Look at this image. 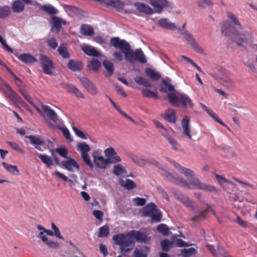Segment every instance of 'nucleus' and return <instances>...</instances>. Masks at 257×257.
<instances>
[{
	"label": "nucleus",
	"mask_w": 257,
	"mask_h": 257,
	"mask_svg": "<svg viewBox=\"0 0 257 257\" xmlns=\"http://www.w3.org/2000/svg\"><path fill=\"white\" fill-rule=\"evenodd\" d=\"M110 44L111 46L119 48L124 53L125 59L130 63H134L138 61L142 63L147 62L146 57L141 48L134 51L128 43L124 40H121L118 37H113L110 40Z\"/></svg>",
	"instance_id": "obj_1"
},
{
	"label": "nucleus",
	"mask_w": 257,
	"mask_h": 257,
	"mask_svg": "<svg viewBox=\"0 0 257 257\" xmlns=\"http://www.w3.org/2000/svg\"><path fill=\"white\" fill-rule=\"evenodd\" d=\"M221 32L225 36H232L237 45L243 46L244 44L248 43L252 40V32L244 31L240 33L237 29L227 21H222L220 23Z\"/></svg>",
	"instance_id": "obj_2"
},
{
	"label": "nucleus",
	"mask_w": 257,
	"mask_h": 257,
	"mask_svg": "<svg viewBox=\"0 0 257 257\" xmlns=\"http://www.w3.org/2000/svg\"><path fill=\"white\" fill-rule=\"evenodd\" d=\"M126 237L127 233L117 234L112 237L114 244L119 245L120 252L122 255L130 252L135 247V240L130 238L126 239Z\"/></svg>",
	"instance_id": "obj_3"
},
{
	"label": "nucleus",
	"mask_w": 257,
	"mask_h": 257,
	"mask_svg": "<svg viewBox=\"0 0 257 257\" xmlns=\"http://www.w3.org/2000/svg\"><path fill=\"white\" fill-rule=\"evenodd\" d=\"M142 217H151V222H160L161 221L162 214L160 210L158 209L156 205L153 202L148 204L140 212Z\"/></svg>",
	"instance_id": "obj_4"
},
{
	"label": "nucleus",
	"mask_w": 257,
	"mask_h": 257,
	"mask_svg": "<svg viewBox=\"0 0 257 257\" xmlns=\"http://www.w3.org/2000/svg\"><path fill=\"white\" fill-rule=\"evenodd\" d=\"M160 91L161 92L167 93L168 97L169 98V102L173 106H177L178 105V97L176 95V90H175L173 85L170 83L163 80L160 86Z\"/></svg>",
	"instance_id": "obj_5"
},
{
	"label": "nucleus",
	"mask_w": 257,
	"mask_h": 257,
	"mask_svg": "<svg viewBox=\"0 0 257 257\" xmlns=\"http://www.w3.org/2000/svg\"><path fill=\"white\" fill-rule=\"evenodd\" d=\"M209 75L214 79L220 81L221 83L227 88H231L234 86L233 81L230 79L228 73L224 69L221 68L218 73H212Z\"/></svg>",
	"instance_id": "obj_6"
},
{
	"label": "nucleus",
	"mask_w": 257,
	"mask_h": 257,
	"mask_svg": "<svg viewBox=\"0 0 257 257\" xmlns=\"http://www.w3.org/2000/svg\"><path fill=\"white\" fill-rule=\"evenodd\" d=\"M188 184L190 188L185 187L188 189H191V186H193L195 189L206 191L208 192H216V189L213 186L203 183L198 178L193 177L189 180Z\"/></svg>",
	"instance_id": "obj_7"
},
{
	"label": "nucleus",
	"mask_w": 257,
	"mask_h": 257,
	"mask_svg": "<svg viewBox=\"0 0 257 257\" xmlns=\"http://www.w3.org/2000/svg\"><path fill=\"white\" fill-rule=\"evenodd\" d=\"M127 236L130 238V239L135 240V242L137 241L139 243H148L151 240V237L149 236V234L145 232L136 230H133L127 232Z\"/></svg>",
	"instance_id": "obj_8"
},
{
	"label": "nucleus",
	"mask_w": 257,
	"mask_h": 257,
	"mask_svg": "<svg viewBox=\"0 0 257 257\" xmlns=\"http://www.w3.org/2000/svg\"><path fill=\"white\" fill-rule=\"evenodd\" d=\"M39 61L43 72L45 74L53 75L52 70L54 68L53 61L48 56L42 54L40 56Z\"/></svg>",
	"instance_id": "obj_9"
},
{
	"label": "nucleus",
	"mask_w": 257,
	"mask_h": 257,
	"mask_svg": "<svg viewBox=\"0 0 257 257\" xmlns=\"http://www.w3.org/2000/svg\"><path fill=\"white\" fill-rule=\"evenodd\" d=\"M164 178L170 182L175 183L183 187L190 188L188 182L185 179L178 177L177 175H173L168 171H164L162 173Z\"/></svg>",
	"instance_id": "obj_10"
},
{
	"label": "nucleus",
	"mask_w": 257,
	"mask_h": 257,
	"mask_svg": "<svg viewBox=\"0 0 257 257\" xmlns=\"http://www.w3.org/2000/svg\"><path fill=\"white\" fill-rule=\"evenodd\" d=\"M185 40L187 42L188 44L190 45L191 48L198 53L204 54V51L199 45L195 39L193 37L191 34L188 32H185L183 34Z\"/></svg>",
	"instance_id": "obj_11"
},
{
	"label": "nucleus",
	"mask_w": 257,
	"mask_h": 257,
	"mask_svg": "<svg viewBox=\"0 0 257 257\" xmlns=\"http://www.w3.org/2000/svg\"><path fill=\"white\" fill-rule=\"evenodd\" d=\"M95 165L101 169H105L106 165L110 164L109 160L100 156L98 151H94L92 155Z\"/></svg>",
	"instance_id": "obj_12"
},
{
	"label": "nucleus",
	"mask_w": 257,
	"mask_h": 257,
	"mask_svg": "<svg viewBox=\"0 0 257 257\" xmlns=\"http://www.w3.org/2000/svg\"><path fill=\"white\" fill-rule=\"evenodd\" d=\"M27 137L29 139L30 143L35 149L40 151H43L44 150L45 148L43 147V146L45 142L42 137L38 135H30L27 136Z\"/></svg>",
	"instance_id": "obj_13"
},
{
	"label": "nucleus",
	"mask_w": 257,
	"mask_h": 257,
	"mask_svg": "<svg viewBox=\"0 0 257 257\" xmlns=\"http://www.w3.org/2000/svg\"><path fill=\"white\" fill-rule=\"evenodd\" d=\"M104 153L105 157L109 160L110 164H116L121 161V159L113 147H110L105 149Z\"/></svg>",
	"instance_id": "obj_14"
},
{
	"label": "nucleus",
	"mask_w": 257,
	"mask_h": 257,
	"mask_svg": "<svg viewBox=\"0 0 257 257\" xmlns=\"http://www.w3.org/2000/svg\"><path fill=\"white\" fill-rule=\"evenodd\" d=\"M32 4L31 0H15L12 3V9L14 13H20L25 10V5H31Z\"/></svg>",
	"instance_id": "obj_15"
},
{
	"label": "nucleus",
	"mask_w": 257,
	"mask_h": 257,
	"mask_svg": "<svg viewBox=\"0 0 257 257\" xmlns=\"http://www.w3.org/2000/svg\"><path fill=\"white\" fill-rule=\"evenodd\" d=\"M87 91L92 95H96L98 93L96 86L86 77H81L79 79Z\"/></svg>",
	"instance_id": "obj_16"
},
{
	"label": "nucleus",
	"mask_w": 257,
	"mask_h": 257,
	"mask_svg": "<svg viewBox=\"0 0 257 257\" xmlns=\"http://www.w3.org/2000/svg\"><path fill=\"white\" fill-rule=\"evenodd\" d=\"M206 246L214 257H232L226 252L223 248L219 245L217 246V251L215 250L214 246L212 245L208 244Z\"/></svg>",
	"instance_id": "obj_17"
},
{
	"label": "nucleus",
	"mask_w": 257,
	"mask_h": 257,
	"mask_svg": "<svg viewBox=\"0 0 257 257\" xmlns=\"http://www.w3.org/2000/svg\"><path fill=\"white\" fill-rule=\"evenodd\" d=\"M170 162L173 164L174 167L177 169L179 171L184 174L188 180L194 176V172L192 170L184 167L174 161H170Z\"/></svg>",
	"instance_id": "obj_18"
},
{
	"label": "nucleus",
	"mask_w": 257,
	"mask_h": 257,
	"mask_svg": "<svg viewBox=\"0 0 257 257\" xmlns=\"http://www.w3.org/2000/svg\"><path fill=\"white\" fill-rule=\"evenodd\" d=\"M150 4L154 7L156 11L161 13L164 8L169 6V3L166 0H150Z\"/></svg>",
	"instance_id": "obj_19"
},
{
	"label": "nucleus",
	"mask_w": 257,
	"mask_h": 257,
	"mask_svg": "<svg viewBox=\"0 0 257 257\" xmlns=\"http://www.w3.org/2000/svg\"><path fill=\"white\" fill-rule=\"evenodd\" d=\"M7 87L9 91L6 95L13 103H20L22 105L26 104L21 97L10 86H8Z\"/></svg>",
	"instance_id": "obj_20"
},
{
	"label": "nucleus",
	"mask_w": 257,
	"mask_h": 257,
	"mask_svg": "<svg viewBox=\"0 0 257 257\" xmlns=\"http://www.w3.org/2000/svg\"><path fill=\"white\" fill-rule=\"evenodd\" d=\"M207 207L203 211H201L199 214L191 218V220L193 222H199L203 221L206 217L207 214L211 211L214 214L215 211L211 209L210 205L206 204Z\"/></svg>",
	"instance_id": "obj_21"
},
{
	"label": "nucleus",
	"mask_w": 257,
	"mask_h": 257,
	"mask_svg": "<svg viewBox=\"0 0 257 257\" xmlns=\"http://www.w3.org/2000/svg\"><path fill=\"white\" fill-rule=\"evenodd\" d=\"M14 54L20 61L25 64H29L38 62L37 59L32 56L29 53H24L21 55H19L18 53H14Z\"/></svg>",
	"instance_id": "obj_22"
},
{
	"label": "nucleus",
	"mask_w": 257,
	"mask_h": 257,
	"mask_svg": "<svg viewBox=\"0 0 257 257\" xmlns=\"http://www.w3.org/2000/svg\"><path fill=\"white\" fill-rule=\"evenodd\" d=\"M134 5L136 9L141 13L150 15H152L154 13L153 9L146 4L136 2L134 3Z\"/></svg>",
	"instance_id": "obj_23"
},
{
	"label": "nucleus",
	"mask_w": 257,
	"mask_h": 257,
	"mask_svg": "<svg viewBox=\"0 0 257 257\" xmlns=\"http://www.w3.org/2000/svg\"><path fill=\"white\" fill-rule=\"evenodd\" d=\"M38 237L41 238L42 241L46 244L48 247L51 248H58L59 247V243L48 239L46 235H44L43 232H40L38 234Z\"/></svg>",
	"instance_id": "obj_24"
},
{
	"label": "nucleus",
	"mask_w": 257,
	"mask_h": 257,
	"mask_svg": "<svg viewBox=\"0 0 257 257\" xmlns=\"http://www.w3.org/2000/svg\"><path fill=\"white\" fill-rule=\"evenodd\" d=\"M190 117L188 116H185L181 121V125L183 130V134L189 139H192V136L190 134V128L189 126Z\"/></svg>",
	"instance_id": "obj_25"
},
{
	"label": "nucleus",
	"mask_w": 257,
	"mask_h": 257,
	"mask_svg": "<svg viewBox=\"0 0 257 257\" xmlns=\"http://www.w3.org/2000/svg\"><path fill=\"white\" fill-rule=\"evenodd\" d=\"M177 198L187 208H189L192 210L194 209V201L190 200L186 195L182 194H179L177 196Z\"/></svg>",
	"instance_id": "obj_26"
},
{
	"label": "nucleus",
	"mask_w": 257,
	"mask_h": 257,
	"mask_svg": "<svg viewBox=\"0 0 257 257\" xmlns=\"http://www.w3.org/2000/svg\"><path fill=\"white\" fill-rule=\"evenodd\" d=\"M69 69L73 71H79L83 68V63L81 61L77 60H70L67 64Z\"/></svg>",
	"instance_id": "obj_27"
},
{
	"label": "nucleus",
	"mask_w": 257,
	"mask_h": 257,
	"mask_svg": "<svg viewBox=\"0 0 257 257\" xmlns=\"http://www.w3.org/2000/svg\"><path fill=\"white\" fill-rule=\"evenodd\" d=\"M67 161H63L62 162L63 166L68 171H73V167H75L77 170H79L80 168L77 162L73 158H68Z\"/></svg>",
	"instance_id": "obj_28"
},
{
	"label": "nucleus",
	"mask_w": 257,
	"mask_h": 257,
	"mask_svg": "<svg viewBox=\"0 0 257 257\" xmlns=\"http://www.w3.org/2000/svg\"><path fill=\"white\" fill-rule=\"evenodd\" d=\"M82 50L84 53L88 56L99 57L100 53L94 47L84 44L81 48Z\"/></svg>",
	"instance_id": "obj_29"
},
{
	"label": "nucleus",
	"mask_w": 257,
	"mask_h": 257,
	"mask_svg": "<svg viewBox=\"0 0 257 257\" xmlns=\"http://www.w3.org/2000/svg\"><path fill=\"white\" fill-rule=\"evenodd\" d=\"M181 104L184 107H193V103L191 99L187 94L182 95L180 98H178V106Z\"/></svg>",
	"instance_id": "obj_30"
},
{
	"label": "nucleus",
	"mask_w": 257,
	"mask_h": 257,
	"mask_svg": "<svg viewBox=\"0 0 257 257\" xmlns=\"http://www.w3.org/2000/svg\"><path fill=\"white\" fill-rule=\"evenodd\" d=\"M43 109L49 119L52 120L54 122H56L58 120V116L55 111L52 109L47 105H44Z\"/></svg>",
	"instance_id": "obj_31"
},
{
	"label": "nucleus",
	"mask_w": 257,
	"mask_h": 257,
	"mask_svg": "<svg viewBox=\"0 0 257 257\" xmlns=\"http://www.w3.org/2000/svg\"><path fill=\"white\" fill-rule=\"evenodd\" d=\"M119 183L122 187L128 190H132L137 186L135 182L129 179H126L125 180L119 179Z\"/></svg>",
	"instance_id": "obj_32"
},
{
	"label": "nucleus",
	"mask_w": 257,
	"mask_h": 257,
	"mask_svg": "<svg viewBox=\"0 0 257 257\" xmlns=\"http://www.w3.org/2000/svg\"><path fill=\"white\" fill-rule=\"evenodd\" d=\"M226 15L228 19L234 26H236L238 29L242 30V25L234 14L231 12H227Z\"/></svg>",
	"instance_id": "obj_33"
},
{
	"label": "nucleus",
	"mask_w": 257,
	"mask_h": 257,
	"mask_svg": "<svg viewBox=\"0 0 257 257\" xmlns=\"http://www.w3.org/2000/svg\"><path fill=\"white\" fill-rule=\"evenodd\" d=\"M64 88L68 92L75 94L77 97L82 98H84V95L79 91L76 87L72 84H64Z\"/></svg>",
	"instance_id": "obj_34"
},
{
	"label": "nucleus",
	"mask_w": 257,
	"mask_h": 257,
	"mask_svg": "<svg viewBox=\"0 0 257 257\" xmlns=\"http://www.w3.org/2000/svg\"><path fill=\"white\" fill-rule=\"evenodd\" d=\"M103 3L107 7H112L117 9H122L123 7V3L120 0H104Z\"/></svg>",
	"instance_id": "obj_35"
},
{
	"label": "nucleus",
	"mask_w": 257,
	"mask_h": 257,
	"mask_svg": "<svg viewBox=\"0 0 257 257\" xmlns=\"http://www.w3.org/2000/svg\"><path fill=\"white\" fill-rule=\"evenodd\" d=\"M52 22L53 27L56 29L57 32L60 30L62 25H65L66 22L62 19L56 16H53L52 18Z\"/></svg>",
	"instance_id": "obj_36"
},
{
	"label": "nucleus",
	"mask_w": 257,
	"mask_h": 257,
	"mask_svg": "<svg viewBox=\"0 0 257 257\" xmlns=\"http://www.w3.org/2000/svg\"><path fill=\"white\" fill-rule=\"evenodd\" d=\"M159 24L161 27L169 30H175L177 29L175 24L171 23L167 19H160Z\"/></svg>",
	"instance_id": "obj_37"
},
{
	"label": "nucleus",
	"mask_w": 257,
	"mask_h": 257,
	"mask_svg": "<svg viewBox=\"0 0 257 257\" xmlns=\"http://www.w3.org/2000/svg\"><path fill=\"white\" fill-rule=\"evenodd\" d=\"M81 31L85 36H92L94 34L93 28L88 24H83L81 27Z\"/></svg>",
	"instance_id": "obj_38"
},
{
	"label": "nucleus",
	"mask_w": 257,
	"mask_h": 257,
	"mask_svg": "<svg viewBox=\"0 0 257 257\" xmlns=\"http://www.w3.org/2000/svg\"><path fill=\"white\" fill-rule=\"evenodd\" d=\"M11 14V9L9 6H0V19L8 17Z\"/></svg>",
	"instance_id": "obj_39"
},
{
	"label": "nucleus",
	"mask_w": 257,
	"mask_h": 257,
	"mask_svg": "<svg viewBox=\"0 0 257 257\" xmlns=\"http://www.w3.org/2000/svg\"><path fill=\"white\" fill-rule=\"evenodd\" d=\"M135 82L141 85H143L146 87H151L152 84L150 81L143 77L137 76L135 78Z\"/></svg>",
	"instance_id": "obj_40"
},
{
	"label": "nucleus",
	"mask_w": 257,
	"mask_h": 257,
	"mask_svg": "<svg viewBox=\"0 0 257 257\" xmlns=\"http://www.w3.org/2000/svg\"><path fill=\"white\" fill-rule=\"evenodd\" d=\"M144 249L145 252H144L143 250L141 251L138 248H136L133 252V257H148L150 248L148 246H145Z\"/></svg>",
	"instance_id": "obj_41"
},
{
	"label": "nucleus",
	"mask_w": 257,
	"mask_h": 257,
	"mask_svg": "<svg viewBox=\"0 0 257 257\" xmlns=\"http://www.w3.org/2000/svg\"><path fill=\"white\" fill-rule=\"evenodd\" d=\"M169 112L164 114V119L169 122L175 123L176 121V112L174 110L169 109Z\"/></svg>",
	"instance_id": "obj_42"
},
{
	"label": "nucleus",
	"mask_w": 257,
	"mask_h": 257,
	"mask_svg": "<svg viewBox=\"0 0 257 257\" xmlns=\"http://www.w3.org/2000/svg\"><path fill=\"white\" fill-rule=\"evenodd\" d=\"M2 165L4 167V168L9 173L12 174H19V171L17 168L16 166H13L12 165H9L7 164L6 162H3L2 163Z\"/></svg>",
	"instance_id": "obj_43"
},
{
	"label": "nucleus",
	"mask_w": 257,
	"mask_h": 257,
	"mask_svg": "<svg viewBox=\"0 0 257 257\" xmlns=\"http://www.w3.org/2000/svg\"><path fill=\"white\" fill-rule=\"evenodd\" d=\"M88 68L89 70L97 71L101 66V63L99 60L93 59L88 64Z\"/></svg>",
	"instance_id": "obj_44"
},
{
	"label": "nucleus",
	"mask_w": 257,
	"mask_h": 257,
	"mask_svg": "<svg viewBox=\"0 0 257 257\" xmlns=\"http://www.w3.org/2000/svg\"><path fill=\"white\" fill-rule=\"evenodd\" d=\"M58 51L59 54L64 58L68 59L70 58V54L67 50L66 47L63 44H61L58 49Z\"/></svg>",
	"instance_id": "obj_45"
},
{
	"label": "nucleus",
	"mask_w": 257,
	"mask_h": 257,
	"mask_svg": "<svg viewBox=\"0 0 257 257\" xmlns=\"http://www.w3.org/2000/svg\"><path fill=\"white\" fill-rule=\"evenodd\" d=\"M113 173L117 176L126 174V170L124 167L120 164L114 166Z\"/></svg>",
	"instance_id": "obj_46"
},
{
	"label": "nucleus",
	"mask_w": 257,
	"mask_h": 257,
	"mask_svg": "<svg viewBox=\"0 0 257 257\" xmlns=\"http://www.w3.org/2000/svg\"><path fill=\"white\" fill-rule=\"evenodd\" d=\"M41 10L50 15L57 14L58 13V10L50 4L42 6Z\"/></svg>",
	"instance_id": "obj_47"
},
{
	"label": "nucleus",
	"mask_w": 257,
	"mask_h": 257,
	"mask_svg": "<svg viewBox=\"0 0 257 257\" xmlns=\"http://www.w3.org/2000/svg\"><path fill=\"white\" fill-rule=\"evenodd\" d=\"M145 72L146 75L154 81H157L161 77V75L159 73L150 68L147 69Z\"/></svg>",
	"instance_id": "obj_48"
},
{
	"label": "nucleus",
	"mask_w": 257,
	"mask_h": 257,
	"mask_svg": "<svg viewBox=\"0 0 257 257\" xmlns=\"http://www.w3.org/2000/svg\"><path fill=\"white\" fill-rule=\"evenodd\" d=\"M109 234V228L107 225H103L99 228L98 233V237H106Z\"/></svg>",
	"instance_id": "obj_49"
},
{
	"label": "nucleus",
	"mask_w": 257,
	"mask_h": 257,
	"mask_svg": "<svg viewBox=\"0 0 257 257\" xmlns=\"http://www.w3.org/2000/svg\"><path fill=\"white\" fill-rule=\"evenodd\" d=\"M103 65L108 72L109 75H111L114 72L113 64L109 60H104L103 61Z\"/></svg>",
	"instance_id": "obj_50"
},
{
	"label": "nucleus",
	"mask_w": 257,
	"mask_h": 257,
	"mask_svg": "<svg viewBox=\"0 0 257 257\" xmlns=\"http://www.w3.org/2000/svg\"><path fill=\"white\" fill-rule=\"evenodd\" d=\"M77 149L81 152V154H87L90 151L89 146L85 142H82L77 145Z\"/></svg>",
	"instance_id": "obj_51"
},
{
	"label": "nucleus",
	"mask_w": 257,
	"mask_h": 257,
	"mask_svg": "<svg viewBox=\"0 0 257 257\" xmlns=\"http://www.w3.org/2000/svg\"><path fill=\"white\" fill-rule=\"evenodd\" d=\"M39 158L41 161L45 164L47 167H50L53 165L52 160L51 157L46 155L39 154Z\"/></svg>",
	"instance_id": "obj_52"
},
{
	"label": "nucleus",
	"mask_w": 257,
	"mask_h": 257,
	"mask_svg": "<svg viewBox=\"0 0 257 257\" xmlns=\"http://www.w3.org/2000/svg\"><path fill=\"white\" fill-rule=\"evenodd\" d=\"M196 253V250L193 247L185 248L181 250V255L182 257H190Z\"/></svg>",
	"instance_id": "obj_53"
},
{
	"label": "nucleus",
	"mask_w": 257,
	"mask_h": 257,
	"mask_svg": "<svg viewBox=\"0 0 257 257\" xmlns=\"http://www.w3.org/2000/svg\"><path fill=\"white\" fill-rule=\"evenodd\" d=\"M142 94L145 97L151 98L153 97L155 99H159V97L156 93L152 91L147 89H143L142 90Z\"/></svg>",
	"instance_id": "obj_54"
},
{
	"label": "nucleus",
	"mask_w": 257,
	"mask_h": 257,
	"mask_svg": "<svg viewBox=\"0 0 257 257\" xmlns=\"http://www.w3.org/2000/svg\"><path fill=\"white\" fill-rule=\"evenodd\" d=\"M158 231L163 235H168L169 234V229L165 224H160L157 228Z\"/></svg>",
	"instance_id": "obj_55"
},
{
	"label": "nucleus",
	"mask_w": 257,
	"mask_h": 257,
	"mask_svg": "<svg viewBox=\"0 0 257 257\" xmlns=\"http://www.w3.org/2000/svg\"><path fill=\"white\" fill-rule=\"evenodd\" d=\"M131 160L137 165L143 167L146 164V161L137 156L133 155L131 157Z\"/></svg>",
	"instance_id": "obj_56"
},
{
	"label": "nucleus",
	"mask_w": 257,
	"mask_h": 257,
	"mask_svg": "<svg viewBox=\"0 0 257 257\" xmlns=\"http://www.w3.org/2000/svg\"><path fill=\"white\" fill-rule=\"evenodd\" d=\"M196 3L199 8L202 9L212 6L213 4V2L210 0H198L196 1Z\"/></svg>",
	"instance_id": "obj_57"
},
{
	"label": "nucleus",
	"mask_w": 257,
	"mask_h": 257,
	"mask_svg": "<svg viewBox=\"0 0 257 257\" xmlns=\"http://www.w3.org/2000/svg\"><path fill=\"white\" fill-rule=\"evenodd\" d=\"M81 156L84 163L91 169H92L93 168V165L88 154L83 153V154H81Z\"/></svg>",
	"instance_id": "obj_58"
},
{
	"label": "nucleus",
	"mask_w": 257,
	"mask_h": 257,
	"mask_svg": "<svg viewBox=\"0 0 257 257\" xmlns=\"http://www.w3.org/2000/svg\"><path fill=\"white\" fill-rule=\"evenodd\" d=\"M166 140L171 145L173 150L176 151L179 150L180 145L177 142V141L175 139H174L173 137L171 136L169 138H167V140Z\"/></svg>",
	"instance_id": "obj_59"
},
{
	"label": "nucleus",
	"mask_w": 257,
	"mask_h": 257,
	"mask_svg": "<svg viewBox=\"0 0 257 257\" xmlns=\"http://www.w3.org/2000/svg\"><path fill=\"white\" fill-rule=\"evenodd\" d=\"M172 243L168 239H165L161 241V245L162 249L165 251H168L170 248Z\"/></svg>",
	"instance_id": "obj_60"
},
{
	"label": "nucleus",
	"mask_w": 257,
	"mask_h": 257,
	"mask_svg": "<svg viewBox=\"0 0 257 257\" xmlns=\"http://www.w3.org/2000/svg\"><path fill=\"white\" fill-rule=\"evenodd\" d=\"M133 202L138 206H143L146 203V200L143 198L136 197L133 199Z\"/></svg>",
	"instance_id": "obj_61"
},
{
	"label": "nucleus",
	"mask_w": 257,
	"mask_h": 257,
	"mask_svg": "<svg viewBox=\"0 0 257 257\" xmlns=\"http://www.w3.org/2000/svg\"><path fill=\"white\" fill-rule=\"evenodd\" d=\"M73 131H74L75 135L81 139L86 140L87 137L85 134L81 131L78 130L76 127L73 126L72 127Z\"/></svg>",
	"instance_id": "obj_62"
},
{
	"label": "nucleus",
	"mask_w": 257,
	"mask_h": 257,
	"mask_svg": "<svg viewBox=\"0 0 257 257\" xmlns=\"http://www.w3.org/2000/svg\"><path fill=\"white\" fill-rule=\"evenodd\" d=\"M47 43L52 49H56L58 47V43L54 38H52L47 40Z\"/></svg>",
	"instance_id": "obj_63"
},
{
	"label": "nucleus",
	"mask_w": 257,
	"mask_h": 257,
	"mask_svg": "<svg viewBox=\"0 0 257 257\" xmlns=\"http://www.w3.org/2000/svg\"><path fill=\"white\" fill-rule=\"evenodd\" d=\"M94 216L98 219L100 223L102 222L103 220V213L102 211L99 210H95L92 212Z\"/></svg>",
	"instance_id": "obj_64"
}]
</instances>
